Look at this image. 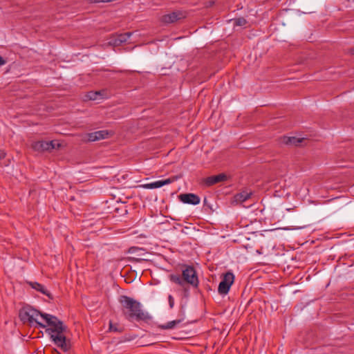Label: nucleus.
<instances>
[{
	"mask_svg": "<svg viewBox=\"0 0 354 354\" xmlns=\"http://www.w3.org/2000/svg\"><path fill=\"white\" fill-rule=\"evenodd\" d=\"M119 302L121 305L122 313L127 320L147 322L151 319V317L149 313L142 309L141 304L136 299L127 295H121Z\"/></svg>",
	"mask_w": 354,
	"mask_h": 354,
	"instance_id": "f257e3e1",
	"label": "nucleus"
},
{
	"mask_svg": "<svg viewBox=\"0 0 354 354\" xmlns=\"http://www.w3.org/2000/svg\"><path fill=\"white\" fill-rule=\"evenodd\" d=\"M169 279L171 281L182 287H185L186 283L195 288L198 286V279L196 272L194 267L190 266H185L183 270L182 276L172 274L169 275Z\"/></svg>",
	"mask_w": 354,
	"mask_h": 354,
	"instance_id": "f03ea898",
	"label": "nucleus"
},
{
	"mask_svg": "<svg viewBox=\"0 0 354 354\" xmlns=\"http://www.w3.org/2000/svg\"><path fill=\"white\" fill-rule=\"evenodd\" d=\"M42 313L28 304H24V324L28 323L31 327L45 328L46 325L38 321V317Z\"/></svg>",
	"mask_w": 354,
	"mask_h": 354,
	"instance_id": "7ed1b4c3",
	"label": "nucleus"
},
{
	"mask_svg": "<svg viewBox=\"0 0 354 354\" xmlns=\"http://www.w3.org/2000/svg\"><path fill=\"white\" fill-rule=\"evenodd\" d=\"M41 317L46 321L47 325L49 326L46 329V332L50 335H51V334H59L66 331V327L57 317L46 313L41 314Z\"/></svg>",
	"mask_w": 354,
	"mask_h": 354,
	"instance_id": "20e7f679",
	"label": "nucleus"
},
{
	"mask_svg": "<svg viewBox=\"0 0 354 354\" xmlns=\"http://www.w3.org/2000/svg\"><path fill=\"white\" fill-rule=\"evenodd\" d=\"M186 17V14L184 12L180 10H176L171 12L170 13L164 15L161 17V22L165 24H173L178 20L182 19H185Z\"/></svg>",
	"mask_w": 354,
	"mask_h": 354,
	"instance_id": "39448f33",
	"label": "nucleus"
},
{
	"mask_svg": "<svg viewBox=\"0 0 354 354\" xmlns=\"http://www.w3.org/2000/svg\"><path fill=\"white\" fill-rule=\"evenodd\" d=\"M109 132L107 130H100L92 133H88L82 136V140L84 142H94L108 138Z\"/></svg>",
	"mask_w": 354,
	"mask_h": 354,
	"instance_id": "423d86ee",
	"label": "nucleus"
},
{
	"mask_svg": "<svg viewBox=\"0 0 354 354\" xmlns=\"http://www.w3.org/2000/svg\"><path fill=\"white\" fill-rule=\"evenodd\" d=\"M50 338L53 342L62 351H67L70 348V343L66 341L64 333L59 334H51Z\"/></svg>",
	"mask_w": 354,
	"mask_h": 354,
	"instance_id": "0eeeda50",
	"label": "nucleus"
},
{
	"mask_svg": "<svg viewBox=\"0 0 354 354\" xmlns=\"http://www.w3.org/2000/svg\"><path fill=\"white\" fill-rule=\"evenodd\" d=\"M227 179V176L225 174H219L203 179V183L207 187H210L220 182L225 181Z\"/></svg>",
	"mask_w": 354,
	"mask_h": 354,
	"instance_id": "6e6552de",
	"label": "nucleus"
},
{
	"mask_svg": "<svg viewBox=\"0 0 354 354\" xmlns=\"http://www.w3.org/2000/svg\"><path fill=\"white\" fill-rule=\"evenodd\" d=\"M176 178H177L176 177H174L172 178H167L165 180H157V181H155V182H153L151 183H147V184L142 185H140V187L145 188V189H156V188L161 187L164 185L170 184L171 183L174 182Z\"/></svg>",
	"mask_w": 354,
	"mask_h": 354,
	"instance_id": "1a4fd4ad",
	"label": "nucleus"
},
{
	"mask_svg": "<svg viewBox=\"0 0 354 354\" xmlns=\"http://www.w3.org/2000/svg\"><path fill=\"white\" fill-rule=\"evenodd\" d=\"M180 200L184 203L192 205H198L200 203V198L194 194H182L179 196Z\"/></svg>",
	"mask_w": 354,
	"mask_h": 354,
	"instance_id": "9d476101",
	"label": "nucleus"
},
{
	"mask_svg": "<svg viewBox=\"0 0 354 354\" xmlns=\"http://www.w3.org/2000/svg\"><path fill=\"white\" fill-rule=\"evenodd\" d=\"M252 196L251 192H248L246 190L242 191L240 193L236 194L233 197L232 203H243L248 201L250 196Z\"/></svg>",
	"mask_w": 354,
	"mask_h": 354,
	"instance_id": "9b49d317",
	"label": "nucleus"
},
{
	"mask_svg": "<svg viewBox=\"0 0 354 354\" xmlns=\"http://www.w3.org/2000/svg\"><path fill=\"white\" fill-rule=\"evenodd\" d=\"M26 283L28 284L32 288L41 292L42 294L46 295L49 299H53V295L44 288V286L37 282H31L26 281Z\"/></svg>",
	"mask_w": 354,
	"mask_h": 354,
	"instance_id": "f8f14e48",
	"label": "nucleus"
},
{
	"mask_svg": "<svg viewBox=\"0 0 354 354\" xmlns=\"http://www.w3.org/2000/svg\"><path fill=\"white\" fill-rule=\"evenodd\" d=\"M304 138H297L296 137H283L282 139L283 143L290 146H299L304 141Z\"/></svg>",
	"mask_w": 354,
	"mask_h": 354,
	"instance_id": "ddd939ff",
	"label": "nucleus"
},
{
	"mask_svg": "<svg viewBox=\"0 0 354 354\" xmlns=\"http://www.w3.org/2000/svg\"><path fill=\"white\" fill-rule=\"evenodd\" d=\"M183 319H176L168 322L165 324L160 325L158 327L163 330H169L175 328L176 326L180 324L183 322Z\"/></svg>",
	"mask_w": 354,
	"mask_h": 354,
	"instance_id": "4468645a",
	"label": "nucleus"
},
{
	"mask_svg": "<svg viewBox=\"0 0 354 354\" xmlns=\"http://www.w3.org/2000/svg\"><path fill=\"white\" fill-rule=\"evenodd\" d=\"M133 33L131 32H127L122 34H120L117 36L114 41L115 45H120L122 43L127 41Z\"/></svg>",
	"mask_w": 354,
	"mask_h": 354,
	"instance_id": "2eb2a0df",
	"label": "nucleus"
},
{
	"mask_svg": "<svg viewBox=\"0 0 354 354\" xmlns=\"http://www.w3.org/2000/svg\"><path fill=\"white\" fill-rule=\"evenodd\" d=\"M50 145L48 141H39L34 144L33 148L37 151H49Z\"/></svg>",
	"mask_w": 354,
	"mask_h": 354,
	"instance_id": "dca6fc26",
	"label": "nucleus"
},
{
	"mask_svg": "<svg viewBox=\"0 0 354 354\" xmlns=\"http://www.w3.org/2000/svg\"><path fill=\"white\" fill-rule=\"evenodd\" d=\"M234 275L232 272H227L225 274H223V279L221 281H223L225 283H227L229 285V286L231 287L232 283H234Z\"/></svg>",
	"mask_w": 354,
	"mask_h": 354,
	"instance_id": "f3484780",
	"label": "nucleus"
},
{
	"mask_svg": "<svg viewBox=\"0 0 354 354\" xmlns=\"http://www.w3.org/2000/svg\"><path fill=\"white\" fill-rule=\"evenodd\" d=\"M230 286L221 281L218 285V292L220 295H226L230 290Z\"/></svg>",
	"mask_w": 354,
	"mask_h": 354,
	"instance_id": "a211bd4d",
	"label": "nucleus"
},
{
	"mask_svg": "<svg viewBox=\"0 0 354 354\" xmlns=\"http://www.w3.org/2000/svg\"><path fill=\"white\" fill-rule=\"evenodd\" d=\"M109 330L113 332L122 333L123 331V328L118 324H113L110 322Z\"/></svg>",
	"mask_w": 354,
	"mask_h": 354,
	"instance_id": "6ab92c4d",
	"label": "nucleus"
},
{
	"mask_svg": "<svg viewBox=\"0 0 354 354\" xmlns=\"http://www.w3.org/2000/svg\"><path fill=\"white\" fill-rule=\"evenodd\" d=\"M246 23H247L246 20L243 17L234 19V24L236 26H245L246 24Z\"/></svg>",
	"mask_w": 354,
	"mask_h": 354,
	"instance_id": "aec40b11",
	"label": "nucleus"
},
{
	"mask_svg": "<svg viewBox=\"0 0 354 354\" xmlns=\"http://www.w3.org/2000/svg\"><path fill=\"white\" fill-rule=\"evenodd\" d=\"M100 95V92H90L88 93L87 97L91 100H95L97 99V96Z\"/></svg>",
	"mask_w": 354,
	"mask_h": 354,
	"instance_id": "412c9836",
	"label": "nucleus"
},
{
	"mask_svg": "<svg viewBox=\"0 0 354 354\" xmlns=\"http://www.w3.org/2000/svg\"><path fill=\"white\" fill-rule=\"evenodd\" d=\"M48 142L50 144L49 145V151H50L51 149H55L56 147H58L59 146V144L57 143V141H55V140L48 141Z\"/></svg>",
	"mask_w": 354,
	"mask_h": 354,
	"instance_id": "4be33fe9",
	"label": "nucleus"
},
{
	"mask_svg": "<svg viewBox=\"0 0 354 354\" xmlns=\"http://www.w3.org/2000/svg\"><path fill=\"white\" fill-rule=\"evenodd\" d=\"M168 302L170 308H173L174 306V299L172 295H169L168 297Z\"/></svg>",
	"mask_w": 354,
	"mask_h": 354,
	"instance_id": "5701e85b",
	"label": "nucleus"
},
{
	"mask_svg": "<svg viewBox=\"0 0 354 354\" xmlns=\"http://www.w3.org/2000/svg\"><path fill=\"white\" fill-rule=\"evenodd\" d=\"M6 153L4 150H0V164H2V160L6 158Z\"/></svg>",
	"mask_w": 354,
	"mask_h": 354,
	"instance_id": "b1692460",
	"label": "nucleus"
},
{
	"mask_svg": "<svg viewBox=\"0 0 354 354\" xmlns=\"http://www.w3.org/2000/svg\"><path fill=\"white\" fill-rule=\"evenodd\" d=\"M6 64L4 59L0 56V66H3Z\"/></svg>",
	"mask_w": 354,
	"mask_h": 354,
	"instance_id": "393cba45",
	"label": "nucleus"
},
{
	"mask_svg": "<svg viewBox=\"0 0 354 354\" xmlns=\"http://www.w3.org/2000/svg\"><path fill=\"white\" fill-rule=\"evenodd\" d=\"M89 2L91 3H96L102 2V0H89Z\"/></svg>",
	"mask_w": 354,
	"mask_h": 354,
	"instance_id": "a878e982",
	"label": "nucleus"
},
{
	"mask_svg": "<svg viewBox=\"0 0 354 354\" xmlns=\"http://www.w3.org/2000/svg\"><path fill=\"white\" fill-rule=\"evenodd\" d=\"M19 318L20 320H22V313L21 310H19Z\"/></svg>",
	"mask_w": 354,
	"mask_h": 354,
	"instance_id": "bb28decb",
	"label": "nucleus"
},
{
	"mask_svg": "<svg viewBox=\"0 0 354 354\" xmlns=\"http://www.w3.org/2000/svg\"><path fill=\"white\" fill-rule=\"evenodd\" d=\"M351 53L354 54V48L351 50Z\"/></svg>",
	"mask_w": 354,
	"mask_h": 354,
	"instance_id": "cd10ccee",
	"label": "nucleus"
}]
</instances>
